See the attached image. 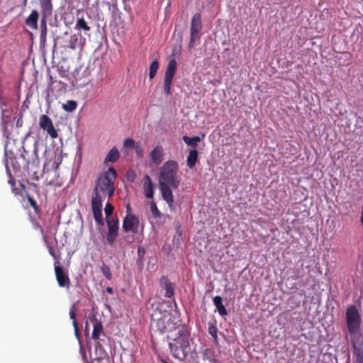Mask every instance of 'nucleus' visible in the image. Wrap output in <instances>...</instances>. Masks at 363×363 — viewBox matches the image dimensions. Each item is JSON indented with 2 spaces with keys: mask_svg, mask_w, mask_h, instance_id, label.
Wrapping results in <instances>:
<instances>
[{
  "mask_svg": "<svg viewBox=\"0 0 363 363\" xmlns=\"http://www.w3.org/2000/svg\"><path fill=\"white\" fill-rule=\"evenodd\" d=\"M91 210L96 222L99 225H103L102 218V201L96 198L91 199Z\"/></svg>",
  "mask_w": 363,
  "mask_h": 363,
  "instance_id": "obj_11",
  "label": "nucleus"
},
{
  "mask_svg": "<svg viewBox=\"0 0 363 363\" xmlns=\"http://www.w3.org/2000/svg\"><path fill=\"white\" fill-rule=\"evenodd\" d=\"M77 106V103L75 101L69 100L66 104L62 105V108L67 112L74 111Z\"/></svg>",
  "mask_w": 363,
  "mask_h": 363,
  "instance_id": "obj_27",
  "label": "nucleus"
},
{
  "mask_svg": "<svg viewBox=\"0 0 363 363\" xmlns=\"http://www.w3.org/2000/svg\"><path fill=\"white\" fill-rule=\"evenodd\" d=\"M108 230H118V225H107Z\"/></svg>",
  "mask_w": 363,
  "mask_h": 363,
  "instance_id": "obj_46",
  "label": "nucleus"
},
{
  "mask_svg": "<svg viewBox=\"0 0 363 363\" xmlns=\"http://www.w3.org/2000/svg\"><path fill=\"white\" fill-rule=\"evenodd\" d=\"M135 152L138 157L141 158L143 157V150L141 146L137 145L135 146Z\"/></svg>",
  "mask_w": 363,
  "mask_h": 363,
  "instance_id": "obj_39",
  "label": "nucleus"
},
{
  "mask_svg": "<svg viewBox=\"0 0 363 363\" xmlns=\"http://www.w3.org/2000/svg\"><path fill=\"white\" fill-rule=\"evenodd\" d=\"M39 125L43 130H46L52 138H57V132L54 128L51 119L47 115L40 116Z\"/></svg>",
  "mask_w": 363,
  "mask_h": 363,
  "instance_id": "obj_10",
  "label": "nucleus"
},
{
  "mask_svg": "<svg viewBox=\"0 0 363 363\" xmlns=\"http://www.w3.org/2000/svg\"><path fill=\"white\" fill-rule=\"evenodd\" d=\"M159 69V62L157 60H154L150 66L149 77L152 79L157 74Z\"/></svg>",
  "mask_w": 363,
  "mask_h": 363,
  "instance_id": "obj_26",
  "label": "nucleus"
},
{
  "mask_svg": "<svg viewBox=\"0 0 363 363\" xmlns=\"http://www.w3.org/2000/svg\"><path fill=\"white\" fill-rule=\"evenodd\" d=\"M116 177L117 174L113 167H109L107 171L103 172L98 178L92 198L96 197L103 201L106 197H112L115 191Z\"/></svg>",
  "mask_w": 363,
  "mask_h": 363,
  "instance_id": "obj_2",
  "label": "nucleus"
},
{
  "mask_svg": "<svg viewBox=\"0 0 363 363\" xmlns=\"http://www.w3.org/2000/svg\"><path fill=\"white\" fill-rule=\"evenodd\" d=\"M213 301L220 316L223 317L228 315V311L223 304V298L220 296H215Z\"/></svg>",
  "mask_w": 363,
  "mask_h": 363,
  "instance_id": "obj_17",
  "label": "nucleus"
},
{
  "mask_svg": "<svg viewBox=\"0 0 363 363\" xmlns=\"http://www.w3.org/2000/svg\"><path fill=\"white\" fill-rule=\"evenodd\" d=\"M40 6L43 11H50L52 9V0H40Z\"/></svg>",
  "mask_w": 363,
  "mask_h": 363,
  "instance_id": "obj_31",
  "label": "nucleus"
},
{
  "mask_svg": "<svg viewBox=\"0 0 363 363\" xmlns=\"http://www.w3.org/2000/svg\"><path fill=\"white\" fill-rule=\"evenodd\" d=\"M150 211H151L152 216L155 218H157L160 217V216H161L160 211L157 208V205L154 201L150 203Z\"/></svg>",
  "mask_w": 363,
  "mask_h": 363,
  "instance_id": "obj_32",
  "label": "nucleus"
},
{
  "mask_svg": "<svg viewBox=\"0 0 363 363\" xmlns=\"http://www.w3.org/2000/svg\"><path fill=\"white\" fill-rule=\"evenodd\" d=\"M88 326H89V325H88V322H86V325H85V331H86V333H88V331H89Z\"/></svg>",
  "mask_w": 363,
  "mask_h": 363,
  "instance_id": "obj_50",
  "label": "nucleus"
},
{
  "mask_svg": "<svg viewBox=\"0 0 363 363\" xmlns=\"http://www.w3.org/2000/svg\"><path fill=\"white\" fill-rule=\"evenodd\" d=\"M200 31L191 30L190 41L188 45L189 50H191L195 46V41L200 39Z\"/></svg>",
  "mask_w": 363,
  "mask_h": 363,
  "instance_id": "obj_24",
  "label": "nucleus"
},
{
  "mask_svg": "<svg viewBox=\"0 0 363 363\" xmlns=\"http://www.w3.org/2000/svg\"><path fill=\"white\" fill-rule=\"evenodd\" d=\"M356 359L357 363H363V348L357 350L356 353Z\"/></svg>",
  "mask_w": 363,
  "mask_h": 363,
  "instance_id": "obj_35",
  "label": "nucleus"
},
{
  "mask_svg": "<svg viewBox=\"0 0 363 363\" xmlns=\"http://www.w3.org/2000/svg\"><path fill=\"white\" fill-rule=\"evenodd\" d=\"M163 157L164 151L162 147L160 145L156 146L150 152L152 162L155 165H158L162 162Z\"/></svg>",
  "mask_w": 363,
  "mask_h": 363,
  "instance_id": "obj_15",
  "label": "nucleus"
},
{
  "mask_svg": "<svg viewBox=\"0 0 363 363\" xmlns=\"http://www.w3.org/2000/svg\"><path fill=\"white\" fill-rule=\"evenodd\" d=\"M55 273L58 285L69 289L71 285L69 275L64 272L63 268L60 265L59 260L55 262Z\"/></svg>",
  "mask_w": 363,
  "mask_h": 363,
  "instance_id": "obj_8",
  "label": "nucleus"
},
{
  "mask_svg": "<svg viewBox=\"0 0 363 363\" xmlns=\"http://www.w3.org/2000/svg\"><path fill=\"white\" fill-rule=\"evenodd\" d=\"M9 176L10 177H11V174L9 172ZM9 183L11 185V186L13 187V191H16V189L15 188V182L13 179H12L11 178H10V179L9 180Z\"/></svg>",
  "mask_w": 363,
  "mask_h": 363,
  "instance_id": "obj_45",
  "label": "nucleus"
},
{
  "mask_svg": "<svg viewBox=\"0 0 363 363\" xmlns=\"http://www.w3.org/2000/svg\"><path fill=\"white\" fill-rule=\"evenodd\" d=\"M198 157L199 153L196 149H192L189 151L186 160V164L190 169H192L196 165V163L198 160Z\"/></svg>",
  "mask_w": 363,
  "mask_h": 363,
  "instance_id": "obj_19",
  "label": "nucleus"
},
{
  "mask_svg": "<svg viewBox=\"0 0 363 363\" xmlns=\"http://www.w3.org/2000/svg\"><path fill=\"white\" fill-rule=\"evenodd\" d=\"M27 197L30 205L36 211L38 206L35 200L29 195H28Z\"/></svg>",
  "mask_w": 363,
  "mask_h": 363,
  "instance_id": "obj_37",
  "label": "nucleus"
},
{
  "mask_svg": "<svg viewBox=\"0 0 363 363\" xmlns=\"http://www.w3.org/2000/svg\"><path fill=\"white\" fill-rule=\"evenodd\" d=\"M179 322L178 317L167 311L161 313L160 317L157 320H153L155 327L161 333L177 331L179 327L183 326Z\"/></svg>",
  "mask_w": 363,
  "mask_h": 363,
  "instance_id": "obj_4",
  "label": "nucleus"
},
{
  "mask_svg": "<svg viewBox=\"0 0 363 363\" xmlns=\"http://www.w3.org/2000/svg\"><path fill=\"white\" fill-rule=\"evenodd\" d=\"M139 219L133 214H128L123 220V229L125 232L136 233L138 230Z\"/></svg>",
  "mask_w": 363,
  "mask_h": 363,
  "instance_id": "obj_9",
  "label": "nucleus"
},
{
  "mask_svg": "<svg viewBox=\"0 0 363 363\" xmlns=\"http://www.w3.org/2000/svg\"><path fill=\"white\" fill-rule=\"evenodd\" d=\"M77 41H78V38L76 35L72 36L69 41V47L71 49L74 50L76 48Z\"/></svg>",
  "mask_w": 363,
  "mask_h": 363,
  "instance_id": "obj_34",
  "label": "nucleus"
},
{
  "mask_svg": "<svg viewBox=\"0 0 363 363\" xmlns=\"http://www.w3.org/2000/svg\"><path fill=\"white\" fill-rule=\"evenodd\" d=\"M347 325L350 333H355L359 327L360 315L355 306H352L347 310Z\"/></svg>",
  "mask_w": 363,
  "mask_h": 363,
  "instance_id": "obj_6",
  "label": "nucleus"
},
{
  "mask_svg": "<svg viewBox=\"0 0 363 363\" xmlns=\"http://www.w3.org/2000/svg\"><path fill=\"white\" fill-rule=\"evenodd\" d=\"M80 352H81V354L82 356V358L84 359V361L86 362V363H89L88 362V359H87V357H86V351L84 350V349L83 348V347L81 345L80 347Z\"/></svg>",
  "mask_w": 363,
  "mask_h": 363,
  "instance_id": "obj_42",
  "label": "nucleus"
},
{
  "mask_svg": "<svg viewBox=\"0 0 363 363\" xmlns=\"http://www.w3.org/2000/svg\"><path fill=\"white\" fill-rule=\"evenodd\" d=\"M101 272L108 280H111L112 279V273L111 272V269L109 267L107 266L106 264L104 263L101 266Z\"/></svg>",
  "mask_w": 363,
  "mask_h": 363,
  "instance_id": "obj_30",
  "label": "nucleus"
},
{
  "mask_svg": "<svg viewBox=\"0 0 363 363\" xmlns=\"http://www.w3.org/2000/svg\"><path fill=\"white\" fill-rule=\"evenodd\" d=\"M177 70V61L174 59H172L167 67L164 79V92L166 96H169L172 94L171 86L173 78L174 77Z\"/></svg>",
  "mask_w": 363,
  "mask_h": 363,
  "instance_id": "obj_7",
  "label": "nucleus"
},
{
  "mask_svg": "<svg viewBox=\"0 0 363 363\" xmlns=\"http://www.w3.org/2000/svg\"><path fill=\"white\" fill-rule=\"evenodd\" d=\"M75 27L76 28L82 29L85 31H89L91 29L83 18H79L77 19Z\"/></svg>",
  "mask_w": 363,
  "mask_h": 363,
  "instance_id": "obj_28",
  "label": "nucleus"
},
{
  "mask_svg": "<svg viewBox=\"0 0 363 363\" xmlns=\"http://www.w3.org/2000/svg\"><path fill=\"white\" fill-rule=\"evenodd\" d=\"M202 28L201 15L196 13L191 18V30L200 31Z\"/></svg>",
  "mask_w": 363,
  "mask_h": 363,
  "instance_id": "obj_20",
  "label": "nucleus"
},
{
  "mask_svg": "<svg viewBox=\"0 0 363 363\" xmlns=\"http://www.w3.org/2000/svg\"><path fill=\"white\" fill-rule=\"evenodd\" d=\"M90 321L93 323L92 339L94 340H99L101 335H104V328L102 323L97 320L94 316L90 318Z\"/></svg>",
  "mask_w": 363,
  "mask_h": 363,
  "instance_id": "obj_13",
  "label": "nucleus"
},
{
  "mask_svg": "<svg viewBox=\"0 0 363 363\" xmlns=\"http://www.w3.org/2000/svg\"><path fill=\"white\" fill-rule=\"evenodd\" d=\"M145 254V248L143 247H138V255L139 259H142Z\"/></svg>",
  "mask_w": 363,
  "mask_h": 363,
  "instance_id": "obj_40",
  "label": "nucleus"
},
{
  "mask_svg": "<svg viewBox=\"0 0 363 363\" xmlns=\"http://www.w3.org/2000/svg\"><path fill=\"white\" fill-rule=\"evenodd\" d=\"M178 169V164L174 160L164 162L160 169V189L163 199L171 208L174 201L171 187L177 189L180 184V179L177 177Z\"/></svg>",
  "mask_w": 363,
  "mask_h": 363,
  "instance_id": "obj_1",
  "label": "nucleus"
},
{
  "mask_svg": "<svg viewBox=\"0 0 363 363\" xmlns=\"http://www.w3.org/2000/svg\"><path fill=\"white\" fill-rule=\"evenodd\" d=\"M38 18V12L36 10H33L26 18V24L32 29H37Z\"/></svg>",
  "mask_w": 363,
  "mask_h": 363,
  "instance_id": "obj_16",
  "label": "nucleus"
},
{
  "mask_svg": "<svg viewBox=\"0 0 363 363\" xmlns=\"http://www.w3.org/2000/svg\"><path fill=\"white\" fill-rule=\"evenodd\" d=\"M107 225H118V220L117 218H106Z\"/></svg>",
  "mask_w": 363,
  "mask_h": 363,
  "instance_id": "obj_38",
  "label": "nucleus"
},
{
  "mask_svg": "<svg viewBox=\"0 0 363 363\" xmlns=\"http://www.w3.org/2000/svg\"><path fill=\"white\" fill-rule=\"evenodd\" d=\"M113 209H114L113 206L110 203H108V202L106 203L105 208H104L106 218H109L112 215V213L113 212Z\"/></svg>",
  "mask_w": 363,
  "mask_h": 363,
  "instance_id": "obj_33",
  "label": "nucleus"
},
{
  "mask_svg": "<svg viewBox=\"0 0 363 363\" xmlns=\"http://www.w3.org/2000/svg\"><path fill=\"white\" fill-rule=\"evenodd\" d=\"M49 253L53 257V259H55V262L57 260H59V259L57 257V255L55 254L54 249L52 247H49Z\"/></svg>",
  "mask_w": 363,
  "mask_h": 363,
  "instance_id": "obj_43",
  "label": "nucleus"
},
{
  "mask_svg": "<svg viewBox=\"0 0 363 363\" xmlns=\"http://www.w3.org/2000/svg\"><path fill=\"white\" fill-rule=\"evenodd\" d=\"M118 235V230H108L106 241L111 246H113L116 239Z\"/></svg>",
  "mask_w": 363,
  "mask_h": 363,
  "instance_id": "obj_25",
  "label": "nucleus"
},
{
  "mask_svg": "<svg viewBox=\"0 0 363 363\" xmlns=\"http://www.w3.org/2000/svg\"><path fill=\"white\" fill-rule=\"evenodd\" d=\"M119 158V152L116 148H112L105 158V162H114Z\"/></svg>",
  "mask_w": 363,
  "mask_h": 363,
  "instance_id": "obj_23",
  "label": "nucleus"
},
{
  "mask_svg": "<svg viewBox=\"0 0 363 363\" xmlns=\"http://www.w3.org/2000/svg\"><path fill=\"white\" fill-rule=\"evenodd\" d=\"M72 325L74 329H78L77 322L76 320H72Z\"/></svg>",
  "mask_w": 363,
  "mask_h": 363,
  "instance_id": "obj_48",
  "label": "nucleus"
},
{
  "mask_svg": "<svg viewBox=\"0 0 363 363\" xmlns=\"http://www.w3.org/2000/svg\"><path fill=\"white\" fill-rule=\"evenodd\" d=\"M106 291L109 294H113V289L111 287H109V286L106 289Z\"/></svg>",
  "mask_w": 363,
  "mask_h": 363,
  "instance_id": "obj_47",
  "label": "nucleus"
},
{
  "mask_svg": "<svg viewBox=\"0 0 363 363\" xmlns=\"http://www.w3.org/2000/svg\"><path fill=\"white\" fill-rule=\"evenodd\" d=\"M190 333L185 326L178 328L174 337H170L172 341L169 343L171 354L180 360H183L189 352Z\"/></svg>",
  "mask_w": 363,
  "mask_h": 363,
  "instance_id": "obj_3",
  "label": "nucleus"
},
{
  "mask_svg": "<svg viewBox=\"0 0 363 363\" xmlns=\"http://www.w3.org/2000/svg\"><path fill=\"white\" fill-rule=\"evenodd\" d=\"M160 284L165 290L164 296L167 298H171L174 295V286L167 277L163 276L160 278Z\"/></svg>",
  "mask_w": 363,
  "mask_h": 363,
  "instance_id": "obj_14",
  "label": "nucleus"
},
{
  "mask_svg": "<svg viewBox=\"0 0 363 363\" xmlns=\"http://www.w3.org/2000/svg\"><path fill=\"white\" fill-rule=\"evenodd\" d=\"M134 145H135V142L131 138H128V139L125 140V141L123 143V146L125 147H133Z\"/></svg>",
  "mask_w": 363,
  "mask_h": 363,
  "instance_id": "obj_36",
  "label": "nucleus"
},
{
  "mask_svg": "<svg viewBox=\"0 0 363 363\" xmlns=\"http://www.w3.org/2000/svg\"><path fill=\"white\" fill-rule=\"evenodd\" d=\"M40 40L41 41H45L46 39L47 35V25L46 21L43 18L40 22Z\"/></svg>",
  "mask_w": 363,
  "mask_h": 363,
  "instance_id": "obj_29",
  "label": "nucleus"
},
{
  "mask_svg": "<svg viewBox=\"0 0 363 363\" xmlns=\"http://www.w3.org/2000/svg\"><path fill=\"white\" fill-rule=\"evenodd\" d=\"M128 241L129 242H133V238H131V240H128Z\"/></svg>",
  "mask_w": 363,
  "mask_h": 363,
  "instance_id": "obj_52",
  "label": "nucleus"
},
{
  "mask_svg": "<svg viewBox=\"0 0 363 363\" xmlns=\"http://www.w3.org/2000/svg\"><path fill=\"white\" fill-rule=\"evenodd\" d=\"M208 332L213 337L214 342H218V328L216 325V321L209 322L208 323Z\"/></svg>",
  "mask_w": 363,
  "mask_h": 363,
  "instance_id": "obj_21",
  "label": "nucleus"
},
{
  "mask_svg": "<svg viewBox=\"0 0 363 363\" xmlns=\"http://www.w3.org/2000/svg\"><path fill=\"white\" fill-rule=\"evenodd\" d=\"M91 210L96 222L99 225H103L102 218V201L96 198L91 199Z\"/></svg>",
  "mask_w": 363,
  "mask_h": 363,
  "instance_id": "obj_12",
  "label": "nucleus"
},
{
  "mask_svg": "<svg viewBox=\"0 0 363 363\" xmlns=\"http://www.w3.org/2000/svg\"><path fill=\"white\" fill-rule=\"evenodd\" d=\"M182 139L188 146H191L194 148L197 147V143L201 141V138L199 136H194L190 138L187 135H184Z\"/></svg>",
  "mask_w": 363,
  "mask_h": 363,
  "instance_id": "obj_22",
  "label": "nucleus"
},
{
  "mask_svg": "<svg viewBox=\"0 0 363 363\" xmlns=\"http://www.w3.org/2000/svg\"><path fill=\"white\" fill-rule=\"evenodd\" d=\"M210 362H211V363H215V360H214L213 359H210Z\"/></svg>",
  "mask_w": 363,
  "mask_h": 363,
  "instance_id": "obj_51",
  "label": "nucleus"
},
{
  "mask_svg": "<svg viewBox=\"0 0 363 363\" xmlns=\"http://www.w3.org/2000/svg\"><path fill=\"white\" fill-rule=\"evenodd\" d=\"M69 317H70V318H71L72 320H76V313H75V311H74V308H72L69 311Z\"/></svg>",
  "mask_w": 363,
  "mask_h": 363,
  "instance_id": "obj_44",
  "label": "nucleus"
},
{
  "mask_svg": "<svg viewBox=\"0 0 363 363\" xmlns=\"http://www.w3.org/2000/svg\"><path fill=\"white\" fill-rule=\"evenodd\" d=\"M144 190H145V196L147 198L151 199L153 197V194H154L153 184H152L151 178L148 175H146L145 177Z\"/></svg>",
  "mask_w": 363,
  "mask_h": 363,
  "instance_id": "obj_18",
  "label": "nucleus"
},
{
  "mask_svg": "<svg viewBox=\"0 0 363 363\" xmlns=\"http://www.w3.org/2000/svg\"><path fill=\"white\" fill-rule=\"evenodd\" d=\"M12 164L13 168L17 170L21 169L28 170L30 164L35 167L38 166L39 159L36 150L29 152L23 150L18 157L13 159Z\"/></svg>",
  "mask_w": 363,
  "mask_h": 363,
  "instance_id": "obj_5",
  "label": "nucleus"
},
{
  "mask_svg": "<svg viewBox=\"0 0 363 363\" xmlns=\"http://www.w3.org/2000/svg\"><path fill=\"white\" fill-rule=\"evenodd\" d=\"M91 363H108V361L104 358H95Z\"/></svg>",
  "mask_w": 363,
  "mask_h": 363,
  "instance_id": "obj_41",
  "label": "nucleus"
},
{
  "mask_svg": "<svg viewBox=\"0 0 363 363\" xmlns=\"http://www.w3.org/2000/svg\"><path fill=\"white\" fill-rule=\"evenodd\" d=\"M74 333H75V335L79 337V328L78 329H74Z\"/></svg>",
  "mask_w": 363,
  "mask_h": 363,
  "instance_id": "obj_49",
  "label": "nucleus"
}]
</instances>
